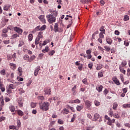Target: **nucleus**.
<instances>
[{"instance_id":"obj_1","label":"nucleus","mask_w":130,"mask_h":130,"mask_svg":"<svg viewBox=\"0 0 130 130\" xmlns=\"http://www.w3.org/2000/svg\"><path fill=\"white\" fill-rule=\"evenodd\" d=\"M40 109L43 111H47L49 109L50 104L48 102L43 103L41 102L39 104Z\"/></svg>"},{"instance_id":"obj_2","label":"nucleus","mask_w":130,"mask_h":130,"mask_svg":"<svg viewBox=\"0 0 130 130\" xmlns=\"http://www.w3.org/2000/svg\"><path fill=\"white\" fill-rule=\"evenodd\" d=\"M46 18L49 24H52V23H55V21H56V17L53 16V15H51L50 14L46 15Z\"/></svg>"},{"instance_id":"obj_3","label":"nucleus","mask_w":130,"mask_h":130,"mask_svg":"<svg viewBox=\"0 0 130 130\" xmlns=\"http://www.w3.org/2000/svg\"><path fill=\"white\" fill-rule=\"evenodd\" d=\"M48 11L51 14L50 15H53V17L56 18V16L58 15V11L54 10L53 9H49Z\"/></svg>"},{"instance_id":"obj_4","label":"nucleus","mask_w":130,"mask_h":130,"mask_svg":"<svg viewBox=\"0 0 130 130\" xmlns=\"http://www.w3.org/2000/svg\"><path fill=\"white\" fill-rule=\"evenodd\" d=\"M84 103H85V105L86 107V108H87V109H88V110H91V106H92V103H91V102H90V101H84Z\"/></svg>"},{"instance_id":"obj_5","label":"nucleus","mask_w":130,"mask_h":130,"mask_svg":"<svg viewBox=\"0 0 130 130\" xmlns=\"http://www.w3.org/2000/svg\"><path fill=\"white\" fill-rule=\"evenodd\" d=\"M14 30L15 32H17L19 34H22L23 32V30L21 28H19L18 27H14Z\"/></svg>"},{"instance_id":"obj_6","label":"nucleus","mask_w":130,"mask_h":130,"mask_svg":"<svg viewBox=\"0 0 130 130\" xmlns=\"http://www.w3.org/2000/svg\"><path fill=\"white\" fill-rule=\"evenodd\" d=\"M45 17V16H44V15H42L39 16V19H40V21H41L43 24H45L46 23L45 19L44 18Z\"/></svg>"},{"instance_id":"obj_7","label":"nucleus","mask_w":130,"mask_h":130,"mask_svg":"<svg viewBox=\"0 0 130 130\" xmlns=\"http://www.w3.org/2000/svg\"><path fill=\"white\" fill-rule=\"evenodd\" d=\"M38 31H41V26L39 25L37 26L32 31L31 33L32 34H35V32H37Z\"/></svg>"},{"instance_id":"obj_8","label":"nucleus","mask_w":130,"mask_h":130,"mask_svg":"<svg viewBox=\"0 0 130 130\" xmlns=\"http://www.w3.org/2000/svg\"><path fill=\"white\" fill-rule=\"evenodd\" d=\"M39 71H40V66H38L35 70L34 76H35L36 77L38 75V73L39 72Z\"/></svg>"},{"instance_id":"obj_9","label":"nucleus","mask_w":130,"mask_h":130,"mask_svg":"<svg viewBox=\"0 0 130 130\" xmlns=\"http://www.w3.org/2000/svg\"><path fill=\"white\" fill-rule=\"evenodd\" d=\"M113 81L116 85H117V86H119V85H120V82H119V80H118L117 78H113Z\"/></svg>"},{"instance_id":"obj_10","label":"nucleus","mask_w":130,"mask_h":130,"mask_svg":"<svg viewBox=\"0 0 130 130\" xmlns=\"http://www.w3.org/2000/svg\"><path fill=\"white\" fill-rule=\"evenodd\" d=\"M99 117H100V115H99L98 113H95L94 114V118L92 119L93 121H96V120H97Z\"/></svg>"},{"instance_id":"obj_11","label":"nucleus","mask_w":130,"mask_h":130,"mask_svg":"<svg viewBox=\"0 0 130 130\" xmlns=\"http://www.w3.org/2000/svg\"><path fill=\"white\" fill-rule=\"evenodd\" d=\"M106 40L108 44H109L110 45H111V44H112V40H111L110 37H107Z\"/></svg>"},{"instance_id":"obj_12","label":"nucleus","mask_w":130,"mask_h":130,"mask_svg":"<svg viewBox=\"0 0 130 130\" xmlns=\"http://www.w3.org/2000/svg\"><path fill=\"white\" fill-rule=\"evenodd\" d=\"M96 89L99 92H102V89H103V86L102 85L96 86Z\"/></svg>"},{"instance_id":"obj_13","label":"nucleus","mask_w":130,"mask_h":130,"mask_svg":"<svg viewBox=\"0 0 130 130\" xmlns=\"http://www.w3.org/2000/svg\"><path fill=\"white\" fill-rule=\"evenodd\" d=\"M54 31L55 32H58V24L56 23L54 25Z\"/></svg>"},{"instance_id":"obj_14","label":"nucleus","mask_w":130,"mask_h":130,"mask_svg":"<svg viewBox=\"0 0 130 130\" xmlns=\"http://www.w3.org/2000/svg\"><path fill=\"white\" fill-rule=\"evenodd\" d=\"M119 68V70H120L121 73H122L123 74L125 75V70H124L123 69H122V66H121V65H120Z\"/></svg>"},{"instance_id":"obj_15","label":"nucleus","mask_w":130,"mask_h":130,"mask_svg":"<svg viewBox=\"0 0 130 130\" xmlns=\"http://www.w3.org/2000/svg\"><path fill=\"white\" fill-rule=\"evenodd\" d=\"M11 7V6L10 5H5L4 6V11H9V9Z\"/></svg>"},{"instance_id":"obj_16","label":"nucleus","mask_w":130,"mask_h":130,"mask_svg":"<svg viewBox=\"0 0 130 130\" xmlns=\"http://www.w3.org/2000/svg\"><path fill=\"white\" fill-rule=\"evenodd\" d=\"M7 92L8 94H10V95L9 94V96L10 98L12 97V95H13V92H12V90L11 89V88H9V89L7 90Z\"/></svg>"},{"instance_id":"obj_17","label":"nucleus","mask_w":130,"mask_h":130,"mask_svg":"<svg viewBox=\"0 0 130 130\" xmlns=\"http://www.w3.org/2000/svg\"><path fill=\"white\" fill-rule=\"evenodd\" d=\"M9 109L11 112H14L15 110V107L13 105H11L9 107Z\"/></svg>"},{"instance_id":"obj_18","label":"nucleus","mask_w":130,"mask_h":130,"mask_svg":"<svg viewBox=\"0 0 130 130\" xmlns=\"http://www.w3.org/2000/svg\"><path fill=\"white\" fill-rule=\"evenodd\" d=\"M9 127L10 129H16V130L19 129V128H17V126H14V125H10L9 126Z\"/></svg>"},{"instance_id":"obj_19","label":"nucleus","mask_w":130,"mask_h":130,"mask_svg":"<svg viewBox=\"0 0 130 130\" xmlns=\"http://www.w3.org/2000/svg\"><path fill=\"white\" fill-rule=\"evenodd\" d=\"M123 107L124 108H130V103H129L128 104H123Z\"/></svg>"},{"instance_id":"obj_20","label":"nucleus","mask_w":130,"mask_h":130,"mask_svg":"<svg viewBox=\"0 0 130 130\" xmlns=\"http://www.w3.org/2000/svg\"><path fill=\"white\" fill-rule=\"evenodd\" d=\"M51 92V90L50 89H47L45 90V93L46 95H50V92Z\"/></svg>"},{"instance_id":"obj_21","label":"nucleus","mask_w":130,"mask_h":130,"mask_svg":"<svg viewBox=\"0 0 130 130\" xmlns=\"http://www.w3.org/2000/svg\"><path fill=\"white\" fill-rule=\"evenodd\" d=\"M9 66H10V67H11V69H14V70H15L16 68V64L14 63H10L9 64Z\"/></svg>"},{"instance_id":"obj_22","label":"nucleus","mask_w":130,"mask_h":130,"mask_svg":"<svg viewBox=\"0 0 130 130\" xmlns=\"http://www.w3.org/2000/svg\"><path fill=\"white\" fill-rule=\"evenodd\" d=\"M49 51V49H48V46H46L45 49L42 50V52L45 53V52H48Z\"/></svg>"},{"instance_id":"obj_23","label":"nucleus","mask_w":130,"mask_h":130,"mask_svg":"<svg viewBox=\"0 0 130 130\" xmlns=\"http://www.w3.org/2000/svg\"><path fill=\"white\" fill-rule=\"evenodd\" d=\"M35 58H36V56H35V55H32L28 59V61L29 62H31V61H32V60H34V59H35Z\"/></svg>"},{"instance_id":"obj_24","label":"nucleus","mask_w":130,"mask_h":130,"mask_svg":"<svg viewBox=\"0 0 130 130\" xmlns=\"http://www.w3.org/2000/svg\"><path fill=\"white\" fill-rule=\"evenodd\" d=\"M76 109L77 111H81L83 109V106L78 105L76 107Z\"/></svg>"},{"instance_id":"obj_25","label":"nucleus","mask_w":130,"mask_h":130,"mask_svg":"<svg viewBox=\"0 0 130 130\" xmlns=\"http://www.w3.org/2000/svg\"><path fill=\"white\" fill-rule=\"evenodd\" d=\"M104 28V26H102L100 29V31H101V32H103V34H105V29Z\"/></svg>"},{"instance_id":"obj_26","label":"nucleus","mask_w":130,"mask_h":130,"mask_svg":"<svg viewBox=\"0 0 130 130\" xmlns=\"http://www.w3.org/2000/svg\"><path fill=\"white\" fill-rule=\"evenodd\" d=\"M104 47L107 52L110 51V49H111L108 46H104Z\"/></svg>"},{"instance_id":"obj_27","label":"nucleus","mask_w":130,"mask_h":130,"mask_svg":"<svg viewBox=\"0 0 130 130\" xmlns=\"http://www.w3.org/2000/svg\"><path fill=\"white\" fill-rule=\"evenodd\" d=\"M25 43H24V41H20L19 44H18V47H21V46H23Z\"/></svg>"},{"instance_id":"obj_28","label":"nucleus","mask_w":130,"mask_h":130,"mask_svg":"<svg viewBox=\"0 0 130 130\" xmlns=\"http://www.w3.org/2000/svg\"><path fill=\"white\" fill-rule=\"evenodd\" d=\"M18 115H20V116H23L24 115V113L21 110H18L17 111Z\"/></svg>"},{"instance_id":"obj_29","label":"nucleus","mask_w":130,"mask_h":130,"mask_svg":"<svg viewBox=\"0 0 130 130\" xmlns=\"http://www.w3.org/2000/svg\"><path fill=\"white\" fill-rule=\"evenodd\" d=\"M115 122V119H113L112 120H111V121L108 122V124H109V125H111L112 123H114Z\"/></svg>"},{"instance_id":"obj_30","label":"nucleus","mask_w":130,"mask_h":130,"mask_svg":"<svg viewBox=\"0 0 130 130\" xmlns=\"http://www.w3.org/2000/svg\"><path fill=\"white\" fill-rule=\"evenodd\" d=\"M39 41H40V39H39V38H36V39L35 40L36 45L39 44Z\"/></svg>"},{"instance_id":"obj_31","label":"nucleus","mask_w":130,"mask_h":130,"mask_svg":"<svg viewBox=\"0 0 130 130\" xmlns=\"http://www.w3.org/2000/svg\"><path fill=\"white\" fill-rule=\"evenodd\" d=\"M0 89H1V91H2L3 92H5V91L6 90V88H5V87H4L3 84H1Z\"/></svg>"},{"instance_id":"obj_32","label":"nucleus","mask_w":130,"mask_h":130,"mask_svg":"<svg viewBox=\"0 0 130 130\" xmlns=\"http://www.w3.org/2000/svg\"><path fill=\"white\" fill-rule=\"evenodd\" d=\"M33 39V35H32L31 34H30L28 35V40H29V41H32Z\"/></svg>"},{"instance_id":"obj_33","label":"nucleus","mask_w":130,"mask_h":130,"mask_svg":"<svg viewBox=\"0 0 130 130\" xmlns=\"http://www.w3.org/2000/svg\"><path fill=\"white\" fill-rule=\"evenodd\" d=\"M118 105L116 103H115L113 104V109H114V110H115V109H116V108H117Z\"/></svg>"},{"instance_id":"obj_34","label":"nucleus","mask_w":130,"mask_h":130,"mask_svg":"<svg viewBox=\"0 0 130 130\" xmlns=\"http://www.w3.org/2000/svg\"><path fill=\"white\" fill-rule=\"evenodd\" d=\"M0 74L1 75H3V76H5L6 75V70L5 69H3L1 71Z\"/></svg>"},{"instance_id":"obj_35","label":"nucleus","mask_w":130,"mask_h":130,"mask_svg":"<svg viewBox=\"0 0 130 130\" xmlns=\"http://www.w3.org/2000/svg\"><path fill=\"white\" fill-rule=\"evenodd\" d=\"M23 59H24V60H28V59L29 60V56L28 55H24Z\"/></svg>"},{"instance_id":"obj_36","label":"nucleus","mask_w":130,"mask_h":130,"mask_svg":"<svg viewBox=\"0 0 130 130\" xmlns=\"http://www.w3.org/2000/svg\"><path fill=\"white\" fill-rule=\"evenodd\" d=\"M45 29H46V25H43L41 27V31H43V30H45Z\"/></svg>"},{"instance_id":"obj_37","label":"nucleus","mask_w":130,"mask_h":130,"mask_svg":"<svg viewBox=\"0 0 130 130\" xmlns=\"http://www.w3.org/2000/svg\"><path fill=\"white\" fill-rule=\"evenodd\" d=\"M38 99L39 100H41L42 101H43V100H44V96H38Z\"/></svg>"},{"instance_id":"obj_38","label":"nucleus","mask_w":130,"mask_h":130,"mask_svg":"<svg viewBox=\"0 0 130 130\" xmlns=\"http://www.w3.org/2000/svg\"><path fill=\"white\" fill-rule=\"evenodd\" d=\"M30 105L32 108H35L36 107V103H31Z\"/></svg>"},{"instance_id":"obj_39","label":"nucleus","mask_w":130,"mask_h":130,"mask_svg":"<svg viewBox=\"0 0 130 130\" xmlns=\"http://www.w3.org/2000/svg\"><path fill=\"white\" fill-rule=\"evenodd\" d=\"M94 104L95 106H99L100 105V102H98V101H95Z\"/></svg>"},{"instance_id":"obj_40","label":"nucleus","mask_w":130,"mask_h":130,"mask_svg":"<svg viewBox=\"0 0 130 130\" xmlns=\"http://www.w3.org/2000/svg\"><path fill=\"white\" fill-rule=\"evenodd\" d=\"M96 69L97 71H99V70H101L102 69V65H98Z\"/></svg>"},{"instance_id":"obj_41","label":"nucleus","mask_w":130,"mask_h":130,"mask_svg":"<svg viewBox=\"0 0 130 130\" xmlns=\"http://www.w3.org/2000/svg\"><path fill=\"white\" fill-rule=\"evenodd\" d=\"M124 45H125V46H128V45H129V43H128L127 41L125 40L124 42Z\"/></svg>"},{"instance_id":"obj_42","label":"nucleus","mask_w":130,"mask_h":130,"mask_svg":"<svg viewBox=\"0 0 130 130\" xmlns=\"http://www.w3.org/2000/svg\"><path fill=\"white\" fill-rule=\"evenodd\" d=\"M9 89H15V85H14V84H10L9 86Z\"/></svg>"},{"instance_id":"obj_43","label":"nucleus","mask_w":130,"mask_h":130,"mask_svg":"<svg viewBox=\"0 0 130 130\" xmlns=\"http://www.w3.org/2000/svg\"><path fill=\"white\" fill-rule=\"evenodd\" d=\"M55 53V51L54 50H52L51 51L49 52V55H53Z\"/></svg>"},{"instance_id":"obj_44","label":"nucleus","mask_w":130,"mask_h":130,"mask_svg":"<svg viewBox=\"0 0 130 130\" xmlns=\"http://www.w3.org/2000/svg\"><path fill=\"white\" fill-rule=\"evenodd\" d=\"M75 102L77 104H80V103H81V101H80L79 99H76L75 100Z\"/></svg>"},{"instance_id":"obj_45","label":"nucleus","mask_w":130,"mask_h":130,"mask_svg":"<svg viewBox=\"0 0 130 130\" xmlns=\"http://www.w3.org/2000/svg\"><path fill=\"white\" fill-rule=\"evenodd\" d=\"M122 64H121V67H125V66H126V61H123L122 62Z\"/></svg>"},{"instance_id":"obj_46","label":"nucleus","mask_w":130,"mask_h":130,"mask_svg":"<svg viewBox=\"0 0 130 130\" xmlns=\"http://www.w3.org/2000/svg\"><path fill=\"white\" fill-rule=\"evenodd\" d=\"M99 78H102L103 77V72H99L98 73Z\"/></svg>"},{"instance_id":"obj_47","label":"nucleus","mask_w":130,"mask_h":130,"mask_svg":"<svg viewBox=\"0 0 130 130\" xmlns=\"http://www.w3.org/2000/svg\"><path fill=\"white\" fill-rule=\"evenodd\" d=\"M103 34H104L103 32L100 33V35H99L100 38H102V39L104 38V35Z\"/></svg>"},{"instance_id":"obj_48","label":"nucleus","mask_w":130,"mask_h":130,"mask_svg":"<svg viewBox=\"0 0 130 130\" xmlns=\"http://www.w3.org/2000/svg\"><path fill=\"white\" fill-rule=\"evenodd\" d=\"M128 20H129V18L128 17V16L126 15L124 17V21H128Z\"/></svg>"},{"instance_id":"obj_49","label":"nucleus","mask_w":130,"mask_h":130,"mask_svg":"<svg viewBox=\"0 0 130 130\" xmlns=\"http://www.w3.org/2000/svg\"><path fill=\"white\" fill-rule=\"evenodd\" d=\"M17 126L18 127H21V121L20 120H17Z\"/></svg>"},{"instance_id":"obj_50","label":"nucleus","mask_w":130,"mask_h":130,"mask_svg":"<svg viewBox=\"0 0 130 130\" xmlns=\"http://www.w3.org/2000/svg\"><path fill=\"white\" fill-rule=\"evenodd\" d=\"M88 68L90 69V70H91V69H92L93 68V63H90L89 64H88Z\"/></svg>"},{"instance_id":"obj_51","label":"nucleus","mask_w":130,"mask_h":130,"mask_svg":"<svg viewBox=\"0 0 130 130\" xmlns=\"http://www.w3.org/2000/svg\"><path fill=\"white\" fill-rule=\"evenodd\" d=\"M75 118H76V115L74 114L73 117L71 119V122H74V121H75Z\"/></svg>"},{"instance_id":"obj_52","label":"nucleus","mask_w":130,"mask_h":130,"mask_svg":"<svg viewBox=\"0 0 130 130\" xmlns=\"http://www.w3.org/2000/svg\"><path fill=\"white\" fill-rule=\"evenodd\" d=\"M82 83H83V84H84L85 85H87V78H85L82 80Z\"/></svg>"},{"instance_id":"obj_53","label":"nucleus","mask_w":130,"mask_h":130,"mask_svg":"<svg viewBox=\"0 0 130 130\" xmlns=\"http://www.w3.org/2000/svg\"><path fill=\"white\" fill-rule=\"evenodd\" d=\"M113 116L115 118H119V115L118 114H115L113 115Z\"/></svg>"},{"instance_id":"obj_54","label":"nucleus","mask_w":130,"mask_h":130,"mask_svg":"<svg viewBox=\"0 0 130 130\" xmlns=\"http://www.w3.org/2000/svg\"><path fill=\"white\" fill-rule=\"evenodd\" d=\"M6 119V117L4 116H1L0 117V122L3 121V120H5Z\"/></svg>"},{"instance_id":"obj_55","label":"nucleus","mask_w":130,"mask_h":130,"mask_svg":"<svg viewBox=\"0 0 130 130\" xmlns=\"http://www.w3.org/2000/svg\"><path fill=\"white\" fill-rule=\"evenodd\" d=\"M17 80L19 81V82H23V78H21V77H17Z\"/></svg>"},{"instance_id":"obj_56","label":"nucleus","mask_w":130,"mask_h":130,"mask_svg":"<svg viewBox=\"0 0 130 130\" xmlns=\"http://www.w3.org/2000/svg\"><path fill=\"white\" fill-rule=\"evenodd\" d=\"M87 116L88 118H89V119H92V115H91V114L88 113L87 114Z\"/></svg>"},{"instance_id":"obj_57","label":"nucleus","mask_w":130,"mask_h":130,"mask_svg":"<svg viewBox=\"0 0 130 130\" xmlns=\"http://www.w3.org/2000/svg\"><path fill=\"white\" fill-rule=\"evenodd\" d=\"M10 101H11V99L8 97L5 98V102H10Z\"/></svg>"},{"instance_id":"obj_58","label":"nucleus","mask_w":130,"mask_h":130,"mask_svg":"<svg viewBox=\"0 0 130 130\" xmlns=\"http://www.w3.org/2000/svg\"><path fill=\"white\" fill-rule=\"evenodd\" d=\"M82 68H83V64H80L79 66H78V69H79L80 71H81V70H82Z\"/></svg>"},{"instance_id":"obj_59","label":"nucleus","mask_w":130,"mask_h":130,"mask_svg":"<svg viewBox=\"0 0 130 130\" xmlns=\"http://www.w3.org/2000/svg\"><path fill=\"white\" fill-rule=\"evenodd\" d=\"M86 57L88 59H90V58H92V55H91V54H89L86 56Z\"/></svg>"},{"instance_id":"obj_60","label":"nucleus","mask_w":130,"mask_h":130,"mask_svg":"<svg viewBox=\"0 0 130 130\" xmlns=\"http://www.w3.org/2000/svg\"><path fill=\"white\" fill-rule=\"evenodd\" d=\"M1 105H5V102L4 101V99H2L1 101Z\"/></svg>"},{"instance_id":"obj_61","label":"nucleus","mask_w":130,"mask_h":130,"mask_svg":"<svg viewBox=\"0 0 130 130\" xmlns=\"http://www.w3.org/2000/svg\"><path fill=\"white\" fill-rule=\"evenodd\" d=\"M3 42L4 44H9V43H10V40H5Z\"/></svg>"},{"instance_id":"obj_62","label":"nucleus","mask_w":130,"mask_h":130,"mask_svg":"<svg viewBox=\"0 0 130 130\" xmlns=\"http://www.w3.org/2000/svg\"><path fill=\"white\" fill-rule=\"evenodd\" d=\"M8 29L5 28L3 30V33L7 34L8 33Z\"/></svg>"},{"instance_id":"obj_63","label":"nucleus","mask_w":130,"mask_h":130,"mask_svg":"<svg viewBox=\"0 0 130 130\" xmlns=\"http://www.w3.org/2000/svg\"><path fill=\"white\" fill-rule=\"evenodd\" d=\"M18 104H19L20 107H23V103L22 102H18Z\"/></svg>"},{"instance_id":"obj_64","label":"nucleus","mask_w":130,"mask_h":130,"mask_svg":"<svg viewBox=\"0 0 130 130\" xmlns=\"http://www.w3.org/2000/svg\"><path fill=\"white\" fill-rule=\"evenodd\" d=\"M91 51H90V50H86V53L87 55L91 54Z\"/></svg>"}]
</instances>
